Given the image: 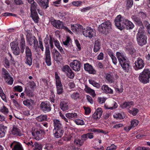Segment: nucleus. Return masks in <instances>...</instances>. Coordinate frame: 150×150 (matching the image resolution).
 Listing matches in <instances>:
<instances>
[{"label": "nucleus", "mask_w": 150, "mask_h": 150, "mask_svg": "<svg viewBox=\"0 0 150 150\" xmlns=\"http://www.w3.org/2000/svg\"><path fill=\"white\" fill-rule=\"evenodd\" d=\"M114 21L115 25L120 30H122L125 28L127 30H132L134 27V25L133 23L121 15H119L116 17Z\"/></svg>", "instance_id": "1"}, {"label": "nucleus", "mask_w": 150, "mask_h": 150, "mask_svg": "<svg viewBox=\"0 0 150 150\" xmlns=\"http://www.w3.org/2000/svg\"><path fill=\"white\" fill-rule=\"evenodd\" d=\"M116 56L119 62L125 72L128 73L131 69L130 62L122 52H117L116 53Z\"/></svg>", "instance_id": "2"}, {"label": "nucleus", "mask_w": 150, "mask_h": 150, "mask_svg": "<svg viewBox=\"0 0 150 150\" xmlns=\"http://www.w3.org/2000/svg\"><path fill=\"white\" fill-rule=\"evenodd\" d=\"M49 36L47 35L44 40V46L45 48V62L48 66H50L52 64L50 52L49 45Z\"/></svg>", "instance_id": "3"}, {"label": "nucleus", "mask_w": 150, "mask_h": 150, "mask_svg": "<svg viewBox=\"0 0 150 150\" xmlns=\"http://www.w3.org/2000/svg\"><path fill=\"white\" fill-rule=\"evenodd\" d=\"M136 38L137 42L139 45L142 46L146 44L147 36L144 29L142 28L139 29Z\"/></svg>", "instance_id": "4"}, {"label": "nucleus", "mask_w": 150, "mask_h": 150, "mask_svg": "<svg viewBox=\"0 0 150 150\" xmlns=\"http://www.w3.org/2000/svg\"><path fill=\"white\" fill-rule=\"evenodd\" d=\"M138 78L139 81L143 84L149 83L150 79V70L148 69H145L139 74Z\"/></svg>", "instance_id": "5"}, {"label": "nucleus", "mask_w": 150, "mask_h": 150, "mask_svg": "<svg viewBox=\"0 0 150 150\" xmlns=\"http://www.w3.org/2000/svg\"><path fill=\"white\" fill-rule=\"evenodd\" d=\"M111 23L109 21H105L99 25L98 30L101 33L106 35L111 29Z\"/></svg>", "instance_id": "6"}, {"label": "nucleus", "mask_w": 150, "mask_h": 150, "mask_svg": "<svg viewBox=\"0 0 150 150\" xmlns=\"http://www.w3.org/2000/svg\"><path fill=\"white\" fill-rule=\"evenodd\" d=\"M49 45L50 47V49H52L54 47L53 43L54 45L56 47L60 52L62 54L64 53V51L63 50L62 47L60 46V42L57 39L53 38L52 36L50 35V38H49Z\"/></svg>", "instance_id": "7"}, {"label": "nucleus", "mask_w": 150, "mask_h": 150, "mask_svg": "<svg viewBox=\"0 0 150 150\" xmlns=\"http://www.w3.org/2000/svg\"><path fill=\"white\" fill-rule=\"evenodd\" d=\"M55 83L57 93L58 95H61L64 92L63 86L59 76L57 73L55 72Z\"/></svg>", "instance_id": "8"}, {"label": "nucleus", "mask_w": 150, "mask_h": 150, "mask_svg": "<svg viewBox=\"0 0 150 150\" xmlns=\"http://www.w3.org/2000/svg\"><path fill=\"white\" fill-rule=\"evenodd\" d=\"M31 133L35 139L39 140L42 139L45 132L44 130L41 129L32 128Z\"/></svg>", "instance_id": "9"}, {"label": "nucleus", "mask_w": 150, "mask_h": 150, "mask_svg": "<svg viewBox=\"0 0 150 150\" xmlns=\"http://www.w3.org/2000/svg\"><path fill=\"white\" fill-rule=\"evenodd\" d=\"M83 33L85 36L86 37H88L90 39H91L94 37L96 35V30L88 26L84 29Z\"/></svg>", "instance_id": "10"}, {"label": "nucleus", "mask_w": 150, "mask_h": 150, "mask_svg": "<svg viewBox=\"0 0 150 150\" xmlns=\"http://www.w3.org/2000/svg\"><path fill=\"white\" fill-rule=\"evenodd\" d=\"M135 65L133 66V68L136 71L141 70L145 66L144 60L141 57H138L134 63Z\"/></svg>", "instance_id": "11"}, {"label": "nucleus", "mask_w": 150, "mask_h": 150, "mask_svg": "<svg viewBox=\"0 0 150 150\" xmlns=\"http://www.w3.org/2000/svg\"><path fill=\"white\" fill-rule=\"evenodd\" d=\"M26 42L28 44L32 46L33 44V47L35 50H36L38 45V41L35 36H27L26 38Z\"/></svg>", "instance_id": "12"}, {"label": "nucleus", "mask_w": 150, "mask_h": 150, "mask_svg": "<svg viewBox=\"0 0 150 150\" xmlns=\"http://www.w3.org/2000/svg\"><path fill=\"white\" fill-rule=\"evenodd\" d=\"M40 108L41 110L45 113L50 112L52 109L50 103L47 101L42 102L40 105Z\"/></svg>", "instance_id": "13"}, {"label": "nucleus", "mask_w": 150, "mask_h": 150, "mask_svg": "<svg viewBox=\"0 0 150 150\" xmlns=\"http://www.w3.org/2000/svg\"><path fill=\"white\" fill-rule=\"evenodd\" d=\"M11 134L15 137H21L23 135L21 129L16 126H13L11 131Z\"/></svg>", "instance_id": "14"}, {"label": "nucleus", "mask_w": 150, "mask_h": 150, "mask_svg": "<svg viewBox=\"0 0 150 150\" xmlns=\"http://www.w3.org/2000/svg\"><path fill=\"white\" fill-rule=\"evenodd\" d=\"M70 66L75 71H79L81 67V62L77 60H74L72 62L70 63Z\"/></svg>", "instance_id": "15"}, {"label": "nucleus", "mask_w": 150, "mask_h": 150, "mask_svg": "<svg viewBox=\"0 0 150 150\" xmlns=\"http://www.w3.org/2000/svg\"><path fill=\"white\" fill-rule=\"evenodd\" d=\"M53 57L57 63H60L62 60V56L61 54L55 49L53 50L52 52Z\"/></svg>", "instance_id": "16"}, {"label": "nucleus", "mask_w": 150, "mask_h": 150, "mask_svg": "<svg viewBox=\"0 0 150 150\" xmlns=\"http://www.w3.org/2000/svg\"><path fill=\"white\" fill-rule=\"evenodd\" d=\"M69 104L65 99H61L60 101L59 106L61 109L63 111L67 110L69 109Z\"/></svg>", "instance_id": "17"}, {"label": "nucleus", "mask_w": 150, "mask_h": 150, "mask_svg": "<svg viewBox=\"0 0 150 150\" xmlns=\"http://www.w3.org/2000/svg\"><path fill=\"white\" fill-rule=\"evenodd\" d=\"M131 18L135 24L140 27L139 28H142L144 29V24L140 17L136 16H132Z\"/></svg>", "instance_id": "18"}, {"label": "nucleus", "mask_w": 150, "mask_h": 150, "mask_svg": "<svg viewBox=\"0 0 150 150\" xmlns=\"http://www.w3.org/2000/svg\"><path fill=\"white\" fill-rule=\"evenodd\" d=\"M10 146L12 149L11 150H23L21 144L19 142L16 141H14L11 143Z\"/></svg>", "instance_id": "19"}, {"label": "nucleus", "mask_w": 150, "mask_h": 150, "mask_svg": "<svg viewBox=\"0 0 150 150\" xmlns=\"http://www.w3.org/2000/svg\"><path fill=\"white\" fill-rule=\"evenodd\" d=\"M84 70L90 74H94L96 73V71L93 68L91 65L88 63L85 64L84 65Z\"/></svg>", "instance_id": "20"}, {"label": "nucleus", "mask_w": 150, "mask_h": 150, "mask_svg": "<svg viewBox=\"0 0 150 150\" xmlns=\"http://www.w3.org/2000/svg\"><path fill=\"white\" fill-rule=\"evenodd\" d=\"M51 23L54 27L58 29H63V27L65 26L63 22L59 20H54L51 21Z\"/></svg>", "instance_id": "21"}, {"label": "nucleus", "mask_w": 150, "mask_h": 150, "mask_svg": "<svg viewBox=\"0 0 150 150\" xmlns=\"http://www.w3.org/2000/svg\"><path fill=\"white\" fill-rule=\"evenodd\" d=\"M103 112L102 109L100 108H98L96 109L95 112L93 115V117L95 120L99 119L102 115Z\"/></svg>", "instance_id": "22"}, {"label": "nucleus", "mask_w": 150, "mask_h": 150, "mask_svg": "<svg viewBox=\"0 0 150 150\" xmlns=\"http://www.w3.org/2000/svg\"><path fill=\"white\" fill-rule=\"evenodd\" d=\"M53 125L54 128L53 130L64 129L63 126L60 121L57 119L53 120Z\"/></svg>", "instance_id": "23"}, {"label": "nucleus", "mask_w": 150, "mask_h": 150, "mask_svg": "<svg viewBox=\"0 0 150 150\" xmlns=\"http://www.w3.org/2000/svg\"><path fill=\"white\" fill-rule=\"evenodd\" d=\"M93 51L94 52L96 53L100 51L101 47V42L100 40H96L94 43Z\"/></svg>", "instance_id": "24"}, {"label": "nucleus", "mask_w": 150, "mask_h": 150, "mask_svg": "<svg viewBox=\"0 0 150 150\" xmlns=\"http://www.w3.org/2000/svg\"><path fill=\"white\" fill-rule=\"evenodd\" d=\"M105 79L106 81L109 83H113L114 82V78L113 74L107 73L105 74Z\"/></svg>", "instance_id": "25"}, {"label": "nucleus", "mask_w": 150, "mask_h": 150, "mask_svg": "<svg viewBox=\"0 0 150 150\" xmlns=\"http://www.w3.org/2000/svg\"><path fill=\"white\" fill-rule=\"evenodd\" d=\"M64 132V129L53 130V134L56 138L61 137Z\"/></svg>", "instance_id": "26"}, {"label": "nucleus", "mask_w": 150, "mask_h": 150, "mask_svg": "<svg viewBox=\"0 0 150 150\" xmlns=\"http://www.w3.org/2000/svg\"><path fill=\"white\" fill-rule=\"evenodd\" d=\"M101 89L104 92L106 93L112 94L113 93L112 89L107 85H103L102 86Z\"/></svg>", "instance_id": "27"}, {"label": "nucleus", "mask_w": 150, "mask_h": 150, "mask_svg": "<svg viewBox=\"0 0 150 150\" xmlns=\"http://www.w3.org/2000/svg\"><path fill=\"white\" fill-rule=\"evenodd\" d=\"M72 42L71 39L69 36H66V40L63 39L62 40V43L63 45L68 47H71Z\"/></svg>", "instance_id": "28"}, {"label": "nucleus", "mask_w": 150, "mask_h": 150, "mask_svg": "<svg viewBox=\"0 0 150 150\" xmlns=\"http://www.w3.org/2000/svg\"><path fill=\"white\" fill-rule=\"evenodd\" d=\"M19 45L21 50V52L22 53H23L24 52V49L26 47V45L25 39L23 36L21 37Z\"/></svg>", "instance_id": "29"}, {"label": "nucleus", "mask_w": 150, "mask_h": 150, "mask_svg": "<svg viewBox=\"0 0 150 150\" xmlns=\"http://www.w3.org/2000/svg\"><path fill=\"white\" fill-rule=\"evenodd\" d=\"M114 118L117 120H122L125 117V115L123 112H116L113 115Z\"/></svg>", "instance_id": "30"}, {"label": "nucleus", "mask_w": 150, "mask_h": 150, "mask_svg": "<svg viewBox=\"0 0 150 150\" xmlns=\"http://www.w3.org/2000/svg\"><path fill=\"white\" fill-rule=\"evenodd\" d=\"M49 0H38V3L43 8L46 9L49 6Z\"/></svg>", "instance_id": "31"}, {"label": "nucleus", "mask_w": 150, "mask_h": 150, "mask_svg": "<svg viewBox=\"0 0 150 150\" xmlns=\"http://www.w3.org/2000/svg\"><path fill=\"white\" fill-rule=\"evenodd\" d=\"M34 101L31 99H27L23 101V104L29 108L30 109L32 108V105L34 103Z\"/></svg>", "instance_id": "32"}, {"label": "nucleus", "mask_w": 150, "mask_h": 150, "mask_svg": "<svg viewBox=\"0 0 150 150\" xmlns=\"http://www.w3.org/2000/svg\"><path fill=\"white\" fill-rule=\"evenodd\" d=\"M7 127L3 125H0V138L4 137L6 132Z\"/></svg>", "instance_id": "33"}, {"label": "nucleus", "mask_w": 150, "mask_h": 150, "mask_svg": "<svg viewBox=\"0 0 150 150\" xmlns=\"http://www.w3.org/2000/svg\"><path fill=\"white\" fill-rule=\"evenodd\" d=\"M31 17L34 22L36 23H38L39 18L36 11H31Z\"/></svg>", "instance_id": "34"}, {"label": "nucleus", "mask_w": 150, "mask_h": 150, "mask_svg": "<svg viewBox=\"0 0 150 150\" xmlns=\"http://www.w3.org/2000/svg\"><path fill=\"white\" fill-rule=\"evenodd\" d=\"M82 26L79 24H71V29L73 32H79Z\"/></svg>", "instance_id": "35"}, {"label": "nucleus", "mask_w": 150, "mask_h": 150, "mask_svg": "<svg viewBox=\"0 0 150 150\" xmlns=\"http://www.w3.org/2000/svg\"><path fill=\"white\" fill-rule=\"evenodd\" d=\"M24 93L25 94L26 96H28L30 98L32 97L35 95L33 91L30 90L28 88V87L25 88Z\"/></svg>", "instance_id": "36"}, {"label": "nucleus", "mask_w": 150, "mask_h": 150, "mask_svg": "<svg viewBox=\"0 0 150 150\" xmlns=\"http://www.w3.org/2000/svg\"><path fill=\"white\" fill-rule=\"evenodd\" d=\"M65 116L67 118L70 120L76 118L78 116L77 114L75 112L67 113L65 114Z\"/></svg>", "instance_id": "37"}, {"label": "nucleus", "mask_w": 150, "mask_h": 150, "mask_svg": "<svg viewBox=\"0 0 150 150\" xmlns=\"http://www.w3.org/2000/svg\"><path fill=\"white\" fill-rule=\"evenodd\" d=\"M80 94L78 92H74L70 95V97L71 98L75 100L80 99Z\"/></svg>", "instance_id": "38"}, {"label": "nucleus", "mask_w": 150, "mask_h": 150, "mask_svg": "<svg viewBox=\"0 0 150 150\" xmlns=\"http://www.w3.org/2000/svg\"><path fill=\"white\" fill-rule=\"evenodd\" d=\"M47 115L41 114L40 115L37 117L36 120L38 122L46 121L47 120Z\"/></svg>", "instance_id": "39"}, {"label": "nucleus", "mask_w": 150, "mask_h": 150, "mask_svg": "<svg viewBox=\"0 0 150 150\" xmlns=\"http://www.w3.org/2000/svg\"><path fill=\"white\" fill-rule=\"evenodd\" d=\"M25 63L26 64L30 66L32 64V56H25Z\"/></svg>", "instance_id": "40"}, {"label": "nucleus", "mask_w": 150, "mask_h": 150, "mask_svg": "<svg viewBox=\"0 0 150 150\" xmlns=\"http://www.w3.org/2000/svg\"><path fill=\"white\" fill-rule=\"evenodd\" d=\"M84 143L83 141L81 138L76 139L74 141V144L78 146H80L82 145Z\"/></svg>", "instance_id": "41"}, {"label": "nucleus", "mask_w": 150, "mask_h": 150, "mask_svg": "<svg viewBox=\"0 0 150 150\" xmlns=\"http://www.w3.org/2000/svg\"><path fill=\"white\" fill-rule=\"evenodd\" d=\"M8 79L5 77L4 78L6 82L9 85H11L13 84V78L10 76V75L7 76Z\"/></svg>", "instance_id": "42"}, {"label": "nucleus", "mask_w": 150, "mask_h": 150, "mask_svg": "<svg viewBox=\"0 0 150 150\" xmlns=\"http://www.w3.org/2000/svg\"><path fill=\"white\" fill-rule=\"evenodd\" d=\"M71 69L67 65H65L63 66L61 68L62 71L64 72L65 74H66L68 72L70 71Z\"/></svg>", "instance_id": "43"}, {"label": "nucleus", "mask_w": 150, "mask_h": 150, "mask_svg": "<svg viewBox=\"0 0 150 150\" xmlns=\"http://www.w3.org/2000/svg\"><path fill=\"white\" fill-rule=\"evenodd\" d=\"M33 145L34 148L32 150H42V145L40 143L35 142Z\"/></svg>", "instance_id": "44"}, {"label": "nucleus", "mask_w": 150, "mask_h": 150, "mask_svg": "<svg viewBox=\"0 0 150 150\" xmlns=\"http://www.w3.org/2000/svg\"><path fill=\"white\" fill-rule=\"evenodd\" d=\"M139 111L138 109L136 108H133L132 110H128V112L133 116H136Z\"/></svg>", "instance_id": "45"}, {"label": "nucleus", "mask_w": 150, "mask_h": 150, "mask_svg": "<svg viewBox=\"0 0 150 150\" xmlns=\"http://www.w3.org/2000/svg\"><path fill=\"white\" fill-rule=\"evenodd\" d=\"M3 62L4 66L6 69H8L10 68V62L6 57L4 58Z\"/></svg>", "instance_id": "46"}, {"label": "nucleus", "mask_w": 150, "mask_h": 150, "mask_svg": "<svg viewBox=\"0 0 150 150\" xmlns=\"http://www.w3.org/2000/svg\"><path fill=\"white\" fill-rule=\"evenodd\" d=\"M28 88L29 86L32 90L34 89L36 87V84L33 81H29L27 84Z\"/></svg>", "instance_id": "47"}, {"label": "nucleus", "mask_w": 150, "mask_h": 150, "mask_svg": "<svg viewBox=\"0 0 150 150\" xmlns=\"http://www.w3.org/2000/svg\"><path fill=\"white\" fill-rule=\"evenodd\" d=\"M89 83L91 84H92L93 86L97 88H99L100 87V84L94 81L90 80Z\"/></svg>", "instance_id": "48"}, {"label": "nucleus", "mask_w": 150, "mask_h": 150, "mask_svg": "<svg viewBox=\"0 0 150 150\" xmlns=\"http://www.w3.org/2000/svg\"><path fill=\"white\" fill-rule=\"evenodd\" d=\"M66 74L68 78L70 79H73L74 76V74L71 69L70 70V71H69Z\"/></svg>", "instance_id": "49"}, {"label": "nucleus", "mask_w": 150, "mask_h": 150, "mask_svg": "<svg viewBox=\"0 0 150 150\" xmlns=\"http://www.w3.org/2000/svg\"><path fill=\"white\" fill-rule=\"evenodd\" d=\"M13 51V54L16 55H18L20 53V50L18 47V48L16 47L14 49L11 50Z\"/></svg>", "instance_id": "50"}, {"label": "nucleus", "mask_w": 150, "mask_h": 150, "mask_svg": "<svg viewBox=\"0 0 150 150\" xmlns=\"http://www.w3.org/2000/svg\"><path fill=\"white\" fill-rule=\"evenodd\" d=\"M23 143L29 147H34L33 142L32 141L24 140L23 141Z\"/></svg>", "instance_id": "51"}, {"label": "nucleus", "mask_w": 150, "mask_h": 150, "mask_svg": "<svg viewBox=\"0 0 150 150\" xmlns=\"http://www.w3.org/2000/svg\"><path fill=\"white\" fill-rule=\"evenodd\" d=\"M116 123V122H113L112 123L115 124L113 126L112 128L115 129H118L122 127L123 125L121 123H119L115 124Z\"/></svg>", "instance_id": "52"}, {"label": "nucleus", "mask_w": 150, "mask_h": 150, "mask_svg": "<svg viewBox=\"0 0 150 150\" xmlns=\"http://www.w3.org/2000/svg\"><path fill=\"white\" fill-rule=\"evenodd\" d=\"M37 4L35 2H33L31 4L30 7V11H36Z\"/></svg>", "instance_id": "53"}, {"label": "nucleus", "mask_w": 150, "mask_h": 150, "mask_svg": "<svg viewBox=\"0 0 150 150\" xmlns=\"http://www.w3.org/2000/svg\"><path fill=\"white\" fill-rule=\"evenodd\" d=\"M10 45L11 50L14 49L16 47L18 48V44L17 42H12L10 43Z\"/></svg>", "instance_id": "54"}, {"label": "nucleus", "mask_w": 150, "mask_h": 150, "mask_svg": "<svg viewBox=\"0 0 150 150\" xmlns=\"http://www.w3.org/2000/svg\"><path fill=\"white\" fill-rule=\"evenodd\" d=\"M25 53V56H32L31 50L28 46L26 47Z\"/></svg>", "instance_id": "55"}, {"label": "nucleus", "mask_w": 150, "mask_h": 150, "mask_svg": "<svg viewBox=\"0 0 150 150\" xmlns=\"http://www.w3.org/2000/svg\"><path fill=\"white\" fill-rule=\"evenodd\" d=\"M138 14L140 17L142 19H145L147 17V15L146 13L142 11L139 12Z\"/></svg>", "instance_id": "56"}, {"label": "nucleus", "mask_w": 150, "mask_h": 150, "mask_svg": "<svg viewBox=\"0 0 150 150\" xmlns=\"http://www.w3.org/2000/svg\"><path fill=\"white\" fill-rule=\"evenodd\" d=\"M139 123V122L137 120H133L131 121V126L132 127H134L137 126Z\"/></svg>", "instance_id": "57"}, {"label": "nucleus", "mask_w": 150, "mask_h": 150, "mask_svg": "<svg viewBox=\"0 0 150 150\" xmlns=\"http://www.w3.org/2000/svg\"><path fill=\"white\" fill-rule=\"evenodd\" d=\"M2 72L3 73L4 76L3 77L8 79L7 76L10 75L9 73L8 72L7 70L4 68H2Z\"/></svg>", "instance_id": "58"}, {"label": "nucleus", "mask_w": 150, "mask_h": 150, "mask_svg": "<svg viewBox=\"0 0 150 150\" xmlns=\"http://www.w3.org/2000/svg\"><path fill=\"white\" fill-rule=\"evenodd\" d=\"M15 5L18 6H22L24 4L23 0H13Z\"/></svg>", "instance_id": "59"}, {"label": "nucleus", "mask_w": 150, "mask_h": 150, "mask_svg": "<svg viewBox=\"0 0 150 150\" xmlns=\"http://www.w3.org/2000/svg\"><path fill=\"white\" fill-rule=\"evenodd\" d=\"M53 145L51 144H47L45 146L44 149L45 150H52L53 149Z\"/></svg>", "instance_id": "60"}, {"label": "nucleus", "mask_w": 150, "mask_h": 150, "mask_svg": "<svg viewBox=\"0 0 150 150\" xmlns=\"http://www.w3.org/2000/svg\"><path fill=\"white\" fill-rule=\"evenodd\" d=\"M75 122L78 125H83L84 124V122L83 120L76 119L74 120Z\"/></svg>", "instance_id": "61"}, {"label": "nucleus", "mask_w": 150, "mask_h": 150, "mask_svg": "<svg viewBox=\"0 0 150 150\" xmlns=\"http://www.w3.org/2000/svg\"><path fill=\"white\" fill-rule=\"evenodd\" d=\"M133 4V0H127L126 6L129 8L132 7Z\"/></svg>", "instance_id": "62"}, {"label": "nucleus", "mask_w": 150, "mask_h": 150, "mask_svg": "<svg viewBox=\"0 0 150 150\" xmlns=\"http://www.w3.org/2000/svg\"><path fill=\"white\" fill-rule=\"evenodd\" d=\"M1 112L5 115H6L8 112V108L4 105L3 108L1 109Z\"/></svg>", "instance_id": "63"}, {"label": "nucleus", "mask_w": 150, "mask_h": 150, "mask_svg": "<svg viewBox=\"0 0 150 150\" xmlns=\"http://www.w3.org/2000/svg\"><path fill=\"white\" fill-rule=\"evenodd\" d=\"M115 89L116 92L120 93L123 91V86L122 85H121L120 86V88L115 87Z\"/></svg>", "instance_id": "64"}]
</instances>
